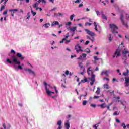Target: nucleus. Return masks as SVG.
I'll return each mask as SVG.
<instances>
[{
  "label": "nucleus",
  "mask_w": 129,
  "mask_h": 129,
  "mask_svg": "<svg viewBox=\"0 0 129 129\" xmlns=\"http://www.w3.org/2000/svg\"><path fill=\"white\" fill-rule=\"evenodd\" d=\"M99 69L98 67H96L95 70H91V67H89L87 69V73L88 75H90V72H91V77L89 78V79L91 80L90 84L91 85H93L94 84V82H95V75H94V71H98Z\"/></svg>",
  "instance_id": "nucleus-1"
},
{
  "label": "nucleus",
  "mask_w": 129,
  "mask_h": 129,
  "mask_svg": "<svg viewBox=\"0 0 129 129\" xmlns=\"http://www.w3.org/2000/svg\"><path fill=\"white\" fill-rule=\"evenodd\" d=\"M11 58L12 59V60H11V59H6V62L8 63V64H13V63H14V64H17V65H19V69H23L22 66H20V64H21V62H20V61H18V58L15 56V55L12 56Z\"/></svg>",
  "instance_id": "nucleus-2"
},
{
  "label": "nucleus",
  "mask_w": 129,
  "mask_h": 129,
  "mask_svg": "<svg viewBox=\"0 0 129 129\" xmlns=\"http://www.w3.org/2000/svg\"><path fill=\"white\" fill-rule=\"evenodd\" d=\"M109 27L111 29V32L115 36V34H118V32L116 30H118V27L114 24H110Z\"/></svg>",
  "instance_id": "nucleus-3"
},
{
  "label": "nucleus",
  "mask_w": 129,
  "mask_h": 129,
  "mask_svg": "<svg viewBox=\"0 0 129 129\" xmlns=\"http://www.w3.org/2000/svg\"><path fill=\"white\" fill-rule=\"evenodd\" d=\"M44 84L45 87V90L46 91V93L48 94V95H51V93H54V92L50 91L49 89H48V86H47V83L45 82H44Z\"/></svg>",
  "instance_id": "nucleus-4"
},
{
  "label": "nucleus",
  "mask_w": 129,
  "mask_h": 129,
  "mask_svg": "<svg viewBox=\"0 0 129 129\" xmlns=\"http://www.w3.org/2000/svg\"><path fill=\"white\" fill-rule=\"evenodd\" d=\"M75 50H76L77 53L79 52H83V50L81 48V46L79 44H77L75 47Z\"/></svg>",
  "instance_id": "nucleus-5"
},
{
  "label": "nucleus",
  "mask_w": 129,
  "mask_h": 129,
  "mask_svg": "<svg viewBox=\"0 0 129 129\" xmlns=\"http://www.w3.org/2000/svg\"><path fill=\"white\" fill-rule=\"evenodd\" d=\"M85 32H86L87 34L89 35V36H91V37H94L95 36V33L92 31H91L89 29H85Z\"/></svg>",
  "instance_id": "nucleus-6"
},
{
  "label": "nucleus",
  "mask_w": 129,
  "mask_h": 129,
  "mask_svg": "<svg viewBox=\"0 0 129 129\" xmlns=\"http://www.w3.org/2000/svg\"><path fill=\"white\" fill-rule=\"evenodd\" d=\"M24 70L25 71H28L29 74H32L34 76H36V74L35 73V72H34V71L32 70L31 69L26 68L24 69Z\"/></svg>",
  "instance_id": "nucleus-7"
},
{
  "label": "nucleus",
  "mask_w": 129,
  "mask_h": 129,
  "mask_svg": "<svg viewBox=\"0 0 129 129\" xmlns=\"http://www.w3.org/2000/svg\"><path fill=\"white\" fill-rule=\"evenodd\" d=\"M24 70L25 71H28L29 74H32L34 76H36V74L35 73V72H34V71L32 70L31 69L26 68L24 69Z\"/></svg>",
  "instance_id": "nucleus-8"
},
{
  "label": "nucleus",
  "mask_w": 129,
  "mask_h": 129,
  "mask_svg": "<svg viewBox=\"0 0 129 129\" xmlns=\"http://www.w3.org/2000/svg\"><path fill=\"white\" fill-rule=\"evenodd\" d=\"M117 56L118 57L119 56H120V51H119V49H117L116 51L115 52V54L114 55H113V58H115V56Z\"/></svg>",
  "instance_id": "nucleus-9"
},
{
  "label": "nucleus",
  "mask_w": 129,
  "mask_h": 129,
  "mask_svg": "<svg viewBox=\"0 0 129 129\" xmlns=\"http://www.w3.org/2000/svg\"><path fill=\"white\" fill-rule=\"evenodd\" d=\"M17 57L18 58H19L20 60H24L25 59V57H24L23 55H22V54L20 53H17Z\"/></svg>",
  "instance_id": "nucleus-10"
},
{
  "label": "nucleus",
  "mask_w": 129,
  "mask_h": 129,
  "mask_svg": "<svg viewBox=\"0 0 129 129\" xmlns=\"http://www.w3.org/2000/svg\"><path fill=\"white\" fill-rule=\"evenodd\" d=\"M57 125H58V127L57 129H61L62 128V121L59 120L57 122Z\"/></svg>",
  "instance_id": "nucleus-11"
},
{
  "label": "nucleus",
  "mask_w": 129,
  "mask_h": 129,
  "mask_svg": "<svg viewBox=\"0 0 129 129\" xmlns=\"http://www.w3.org/2000/svg\"><path fill=\"white\" fill-rule=\"evenodd\" d=\"M120 20L123 24V25H124L125 26H126V24H125L124 22V20H123V14H121L120 15Z\"/></svg>",
  "instance_id": "nucleus-12"
},
{
  "label": "nucleus",
  "mask_w": 129,
  "mask_h": 129,
  "mask_svg": "<svg viewBox=\"0 0 129 129\" xmlns=\"http://www.w3.org/2000/svg\"><path fill=\"white\" fill-rule=\"evenodd\" d=\"M69 121H67V122H66L64 124V126L66 127V129H69L70 128V124L69 123V122H68Z\"/></svg>",
  "instance_id": "nucleus-13"
},
{
  "label": "nucleus",
  "mask_w": 129,
  "mask_h": 129,
  "mask_svg": "<svg viewBox=\"0 0 129 129\" xmlns=\"http://www.w3.org/2000/svg\"><path fill=\"white\" fill-rule=\"evenodd\" d=\"M77 27L76 26L73 27H71L70 28V30L71 32H75V31L76 30Z\"/></svg>",
  "instance_id": "nucleus-14"
},
{
  "label": "nucleus",
  "mask_w": 129,
  "mask_h": 129,
  "mask_svg": "<svg viewBox=\"0 0 129 129\" xmlns=\"http://www.w3.org/2000/svg\"><path fill=\"white\" fill-rule=\"evenodd\" d=\"M96 94L97 95H99V94H100V88L99 87H97V91H96Z\"/></svg>",
  "instance_id": "nucleus-15"
},
{
  "label": "nucleus",
  "mask_w": 129,
  "mask_h": 129,
  "mask_svg": "<svg viewBox=\"0 0 129 129\" xmlns=\"http://www.w3.org/2000/svg\"><path fill=\"white\" fill-rule=\"evenodd\" d=\"M87 39H88V40H91V41L92 43H93V42H94V40H95L94 37H92V38H91L89 36H87Z\"/></svg>",
  "instance_id": "nucleus-16"
},
{
  "label": "nucleus",
  "mask_w": 129,
  "mask_h": 129,
  "mask_svg": "<svg viewBox=\"0 0 129 129\" xmlns=\"http://www.w3.org/2000/svg\"><path fill=\"white\" fill-rule=\"evenodd\" d=\"M114 98H115L116 99H117L115 102H116V103H118V102H119V100L120 99V97L118 96L116 97V96H114Z\"/></svg>",
  "instance_id": "nucleus-17"
},
{
  "label": "nucleus",
  "mask_w": 129,
  "mask_h": 129,
  "mask_svg": "<svg viewBox=\"0 0 129 129\" xmlns=\"http://www.w3.org/2000/svg\"><path fill=\"white\" fill-rule=\"evenodd\" d=\"M119 113H120V112L117 111L113 113V115H114V116L119 115Z\"/></svg>",
  "instance_id": "nucleus-18"
},
{
  "label": "nucleus",
  "mask_w": 129,
  "mask_h": 129,
  "mask_svg": "<svg viewBox=\"0 0 129 129\" xmlns=\"http://www.w3.org/2000/svg\"><path fill=\"white\" fill-rule=\"evenodd\" d=\"M102 18L104 20H107V17H106V16H105V14H104L103 12L102 13Z\"/></svg>",
  "instance_id": "nucleus-19"
},
{
  "label": "nucleus",
  "mask_w": 129,
  "mask_h": 129,
  "mask_svg": "<svg viewBox=\"0 0 129 129\" xmlns=\"http://www.w3.org/2000/svg\"><path fill=\"white\" fill-rule=\"evenodd\" d=\"M94 26L95 27V30L96 32H98V29H97V24H96V22H94Z\"/></svg>",
  "instance_id": "nucleus-20"
},
{
  "label": "nucleus",
  "mask_w": 129,
  "mask_h": 129,
  "mask_svg": "<svg viewBox=\"0 0 129 129\" xmlns=\"http://www.w3.org/2000/svg\"><path fill=\"white\" fill-rule=\"evenodd\" d=\"M83 52H86V53H87V54H89V53H91V51L89 49V48H87L86 49H85L84 50H83Z\"/></svg>",
  "instance_id": "nucleus-21"
},
{
  "label": "nucleus",
  "mask_w": 129,
  "mask_h": 129,
  "mask_svg": "<svg viewBox=\"0 0 129 129\" xmlns=\"http://www.w3.org/2000/svg\"><path fill=\"white\" fill-rule=\"evenodd\" d=\"M54 25H59V22L58 21H54L51 24V26L53 27Z\"/></svg>",
  "instance_id": "nucleus-22"
},
{
  "label": "nucleus",
  "mask_w": 129,
  "mask_h": 129,
  "mask_svg": "<svg viewBox=\"0 0 129 129\" xmlns=\"http://www.w3.org/2000/svg\"><path fill=\"white\" fill-rule=\"evenodd\" d=\"M104 88H105L106 89H109L110 88V87H109V85L108 84H105L104 85Z\"/></svg>",
  "instance_id": "nucleus-23"
},
{
  "label": "nucleus",
  "mask_w": 129,
  "mask_h": 129,
  "mask_svg": "<svg viewBox=\"0 0 129 129\" xmlns=\"http://www.w3.org/2000/svg\"><path fill=\"white\" fill-rule=\"evenodd\" d=\"M107 93H109L110 94H114V91H112L111 90H107Z\"/></svg>",
  "instance_id": "nucleus-24"
},
{
  "label": "nucleus",
  "mask_w": 129,
  "mask_h": 129,
  "mask_svg": "<svg viewBox=\"0 0 129 129\" xmlns=\"http://www.w3.org/2000/svg\"><path fill=\"white\" fill-rule=\"evenodd\" d=\"M108 72H109V70H106L105 72H102V74H105L107 76H108Z\"/></svg>",
  "instance_id": "nucleus-25"
},
{
  "label": "nucleus",
  "mask_w": 129,
  "mask_h": 129,
  "mask_svg": "<svg viewBox=\"0 0 129 129\" xmlns=\"http://www.w3.org/2000/svg\"><path fill=\"white\" fill-rule=\"evenodd\" d=\"M98 106H100L101 108H105V107H106V106H105V104H102L99 105Z\"/></svg>",
  "instance_id": "nucleus-26"
},
{
  "label": "nucleus",
  "mask_w": 129,
  "mask_h": 129,
  "mask_svg": "<svg viewBox=\"0 0 129 129\" xmlns=\"http://www.w3.org/2000/svg\"><path fill=\"white\" fill-rule=\"evenodd\" d=\"M78 64L81 69H82V68H83V66L82 65V62H79L78 63Z\"/></svg>",
  "instance_id": "nucleus-27"
},
{
  "label": "nucleus",
  "mask_w": 129,
  "mask_h": 129,
  "mask_svg": "<svg viewBox=\"0 0 129 129\" xmlns=\"http://www.w3.org/2000/svg\"><path fill=\"white\" fill-rule=\"evenodd\" d=\"M128 69H127L126 72L123 73V75H124V76H127V75L128 74Z\"/></svg>",
  "instance_id": "nucleus-28"
},
{
  "label": "nucleus",
  "mask_w": 129,
  "mask_h": 129,
  "mask_svg": "<svg viewBox=\"0 0 129 129\" xmlns=\"http://www.w3.org/2000/svg\"><path fill=\"white\" fill-rule=\"evenodd\" d=\"M92 25V23H89V22H86L85 23V27H87V26H91Z\"/></svg>",
  "instance_id": "nucleus-29"
},
{
  "label": "nucleus",
  "mask_w": 129,
  "mask_h": 129,
  "mask_svg": "<svg viewBox=\"0 0 129 129\" xmlns=\"http://www.w3.org/2000/svg\"><path fill=\"white\" fill-rule=\"evenodd\" d=\"M113 38L111 37V34H109V42H111L112 41Z\"/></svg>",
  "instance_id": "nucleus-30"
},
{
  "label": "nucleus",
  "mask_w": 129,
  "mask_h": 129,
  "mask_svg": "<svg viewBox=\"0 0 129 129\" xmlns=\"http://www.w3.org/2000/svg\"><path fill=\"white\" fill-rule=\"evenodd\" d=\"M81 82H83V83H84L85 82H87V79L84 78V79H83L81 81Z\"/></svg>",
  "instance_id": "nucleus-31"
},
{
  "label": "nucleus",
  "mask_w": 129,
  "mask_h": 129,
  "mask_svg": "<svg viewBox=\"0 0 129 129\" xmlns=\"http://www.w3.org/2000/svg\"><path fill=\"white\" fill-rule=\"evenodd\" d=\"M44 26L45 27V28H49V27H50V23L44 24Z\"/></svg>",
  "instance_id": "nucleus-32"
},
{
  "label": "nucleus",
  "mask_w": 129,
  "mask_h": 129,
  "mask_svg": "<svg viewBox=\"0 0 129 129\" xmlns=\"http://www.w3.org/2000/svg\"><path fill=\"white\" fill-rule=\"evenodd\" d=\"M31 13L33 15V16H36V15L37 14L36 12H35L33 11V9H31Z\"/></svg>",
  "instance_id": "nucleus-33"
},
{
  "label": "nucleus",
  "mask_w": 129,
  "mask_h": 129,
  "mask_svg": "<svg viewBox=\"0 0 129 129\" xmlns=\"http://www.w3.org/2000/svg\"><path fill=\"white\" fill-rule=\"evenodd\" d=\"M9 12H18V9H10L9 10Z\"/></svg>",
  "instance_id": "nucleus-34"
},
{
  "label": "nucleus",
  "mask_w": 129,
  "mask_h": 129,
  "mask_svg": "<svg viewBox=\"0 0 129 129\" xmlns=\"http://www.w3.org/2000/svg\"><path fill=\"white\" fill-rule=\"evenodd\" d=\"M90 106H91V107H93V108H95L96 107V104H91Z\"/></svg>",
  "instance_id": "nucleus-35"
},
{
  "label": "nucleus",
  "mask_w": 129,
  "mask_h": 129,
  "mask_svg": "<svg viewBox=\"0 0 129 129\" xmlns=\"http://www.w3.org/2000/svg\"><path fill=\"white\" fill-rule=\"evenodd\" d=\"M75 16V15L74 14H72V15L70 16V19L71 21H72V20H73V18H74Z\"/></svg>",
  "instance_id": "nucleus-36"
},
{
  "label": "nucleus",
  "mask_w": 129,
  "mask_h": 129,
  "mask_svg": "<svg viewBox=\"0 0 129 129\" xmlns=\"http://www.w3.org/2000/svg\"><path fill=\"white\" fill-rule=\"evenodd\" d=\"M69 37V33H68L67 34V36L64 38H63V39H64V40L66 41V39H68Z\"/></svg>",
  "instance_id": "nucleus-37"
},
{
  "label": "nucleus",
  "mask_w": 129,
  "mask_h": 129,
  "mask_svg": "<svg viewBox=\"0 0 129 129\" xmlns=\"http://www.w3.org/2000/svg\"><path fill=\"white\" fill-rule=\"evenodd\" d=\"M40 2H42L43 4H46V0H39L38 2L40 3Z\"/></svg>",
  "instance_id": "nucleus-38"
},
{
  "label": "nucleus",
  "mask_w": 129,
  "mask_h": 129,
  "mask_svg": "<svg viewBox=\"0 0 129 129\" xmlns=\"http://www.w3.org/2000/svg\"><path fill=\"white\" fill-rule=\"evenodd\" d=\"M83 105H86L87 104V101H83L82 103Z\"/></svg>",
  "instance_id": "nucleus-39"
},
{
  "label": "nucleus",
  "mask_w": 129,
  "mask_h": 129,
  "mask_svg": "<svg viewBox=\"0 0 129 129\" xmlns=\"http://www.w3.org/2000/svg\"><path fill=\"white\" fill-rule=\"evenodd\" d=\"M94 60H96V61H98V60H100V58H97V56H94Z\"/></svg>",
  "instance_id": "nucleus-40"
},
{
  "label": "nucleus",
  "mask_w": 129,
  "mask_h": 129,
  "mask_svg": "<svg viewBox=\"0 0 129 129\" xmlns=\"http://www.w3.org/2000/svg\"><path fill=\"white\" fill-rule=\"evenodd\" d=\"M30 17H31V15H30V12H28V13H27V19H30Z\"/></svg>",
  "instance_id": "nucleus-41"
},
{
  "label": "nucleus",
  "mask_w": 129,
  "mask_h": 129,
  "mask_svg": "<svg viewBox=\"0 0 129 129\" xmlns=\"http://www.w3.org/2000/svg\"><path fill=\"white\" fill-rule=\"evenodd\" d=\"M99 97H100L99 96H94L93 98H94V99H97L99 98Z\"/></svg>",
  "instance_id": "nucleus-42"
},
{
  "label": "nucleus",
  "mask_w": 129,
  "mask_h": 129,
  "mask_svg": "<svg viewBox=\"0 0 129 129\" xmlns=\"http://www.w3.org/2000/svg\"><path fill=\"white\" fill-rule=\"evenodd\" d=\"M81 2V0H76V1H75V3L79 4V3H80Z\"/></svg>",
  "instance_id": "nucleus-43"
},
{
  "label": "nucleus",
  "mask_w": 129,
  "mask_h": 129,
  "mask_svg": "<svg viewBox=\"0 0 129 129\" xmlns=\"http://www.w3.org/2000/svg\"><path fill=\"white\" fill-rule=\"evenodd\" d=\"M71 41V39H70L69 40H66L65 42V44H68V43H70V42Z\"/></svg>",
  "instance_id": "nucleus-44"
},
{
  "label": "nucleus",
  "mask_w": 129,
  "mask_h": 129,
  "mask_svg": "<svg viewBox=\"0 0 129 129\" xmlns=\"http://www.w3.org/2000/svg\"><path fill=\"white\" fill-rule=\"evenodd\" d=\"M9 0H1V3H3V2L4 1V5L6 4L7 3V2H8Z\"/></svg>",
  "instance_id": "nucleus-45"
},
{
  "label": "nucleus",
  "mask_w": 129,
  "mask_h": 129,
  "mask_svg": "<svg viewBox=\"0 0 129 129\" xmlns=\"http://www.w3.org/2000/svg\"><path fill=\"white\" fill-rule=\"evenodd\" d=\"M4 9H5V6H1V8L0 9V12H2V11H3V10H4Z\"/></svg>",
  "instance_id": "nucleus-46"
},
{
  "label": "nucleus",
  "mask_w": 129,
  "mask_h": 129,
  "mask_svg": "<svg viewBox=\"0 0 129 129\" xmlns=\"http://www.w3.org/2000/svg\"><path fill=\"white\" fill-rule=\"evenodd\" d=\"M81 97H82V96H84V97L87 96V93L86 92V94L85 95H83V94H82L80 95Z\"/></svg>",
  "instance_id": "nucleus-47"
},
{
  "label": "nucleus",
  "mask_w": 129,
  "mask_h": 129,
  "mask_svg": "<svg viewBox=\"0 0 129 129\" xmlns=\"http://www.w3.org/2000/svg\"><path fill=\"white\" fill-rule=\"evenodd\" d=\"M128 53H129V51H123V54H124V55H126V54H128Z\"/></svg>",
  "instance_id": "nucleus-48"
},
{
  "label": "nucleus",
  "mask_w": 129,
  "mask_h": 129,
  "mask_svg": "<svg viewBox=\"0 0 129 129\" xmlns=\"http://www.w3.org/2000/svg\"><path fill=\"white\" fill-rule=\"evenodd\" d=\"M116 122H117L118 123H120V120L119 119L116 118Z\"/></svg>",
  "instance_id": "nucleus-49"
},
{
  "label": "nucleus",
  "mask_w": 129,
  "mask_h": 129,
  "mask_svg": "<svg viewBox=\"0 0 129 129\" xmlns=\"http://www.w3.org/2000/svg\"><path fill=\"white\" fill-rule=\"evenodd\" d=\"M99 126L97 124H95L93 126L94 128L97 129V127Z\"/></svg>",
  "instance_id": "nucleus-50"
},
{
  "label": "nucleus",
  "mask_w": 129,
  "mask_h": 129,
  "mask_svg": "<svg viewBox=\"0 0 129 129\" xmlns=\"http://www.w3.org/2000/svg\"><path fill=\"white\" fill-rule=\"evenodd\" d=\"M82 7H83V4L81 3L80 4H79V8H82Z\"/></svg>",
  "instance_id": "nucleus-51"
},
{
  "label": "nucleus",
  "mask_w": 129,
  "mask_h": 129,
  "mask_svg": "<svg viewBox=\"0 0 129 129\" xmlns=\"http://www.w3.org/2000/svg\"><path fill=\"white\" fill-rule=\"evenodd\" d=\"M64 41H65V39H62V40L60 41V43L62 44L63 43H64Z\"/></svg>",
  "instance_id": "nucleus-52"
},
{
  "label": "nucleus",
  "mask_w": 129,
  "mask_h": 129,
  "mask_svg": "<svg viewBox=\"0 0 129 129\" xmlns=\"http://www.w3.org/2000/svg\"><path fill=\"white\" fill-rule=\"evenodd\" d=\"M71 24H72V23L71 22H69L67 23V24L66 25L67 26H70V25H71Z\"/></svg>",
  "instance_id": "nucleus-53"
},
{
  "label": "nucleus",
  "mask_w": 129,
  "mask_h": 129,
  "mask_svg": "<svg viewBox=\"0 0 129 129\" xmlns=\"http://www.w3.org/2000/svg\"><path fill=\"white\" fill-rule=\"evenodd\" d=\"M95 12H96L97 16H98V15H99V11H98V10H96Z\"/></svg>",
  "instance_id": "nucleus-54"
},
{
  "label": "nucleus",
  "mask_w": 129,
  "mask_h": 129,
  "mask_svg": "<svg viewBox=\"0 0 129 129\" xmlns=\"http://www.w3.org/2000/svg\"><path fill=\"white\" fill-rule=\"evenodd\" d=\"M82 56L84 58H86V54L85 53H83Z\"/></svg>",
  "instance_id": "nucleus-55"
},
{
  "label": "nucleus",
  "mask_w": 129,
  "mask_h": 129,
  "mask_svg": "<svg viewBox=\"0 0 129 129\" xmlns=\"http://www.w3.org/2000/svg\"><path fill=\"white\" fill-rule=\"evenodd\" d=\"M65 74H66V75H68V74H69V71H66L65 72Z\"/></svg>",
  "instance_id": "nucleus-56"
},
{
  "label": "nucleus",
  "mask_w": 129,
  "mask_h": 129,
  "mask_svg": "<svg viewBox=\"0 0 129 129\" xmlns=\"http://www.w3.org/2000/svg\"><path fill=\"white\" fill-rule=\"evenodd\" d=\"M3 126L4 129H7V127L6 126V124H5V123L3 124Z\"/></svg>",
  "instance_id": "nucleus-57"
},
{
  "label": "nucleus",
  "mask_w": 129,
  "mask_h": 129,
  "mask_svg": "<svg viewBox=\"0 0 129 129\" xmlns=\"http://www.w3.org/2000/svg\"><path fill=\"white\" fill-rule=\"evenodd\" d=\"M89 43H90V42L89 41H87L86 42V43H85V45H88Z\"/></svg>",
  "instance_id": "nucleus-58"
},
{
  "label": "nucleus",
  "mask_w": 129,
  "mask_h": 129,
  "mask_svg": "<svg viewBox=\"0 0 129 129\" xmlns=\"http://www.w3.org/2000/svg\"><path fill=\"white\" fill-rule=\"evenodd\" d=\"M7 14H8L7 11H5L3 12V15H7Z\"/></svg>",
  "instance_id": "nucleus-59"
},
{
  "label": "nucleus",
  "mask_w": 129,
  "mask_h": 129,
  "mask_svg": "<svg viewBox=\"0 0 129 129\" xmlns=\"http://www.w3.org/2000/svg\"><path fill=\"white\" fill-rule=\"evenodd\" d=\"M125 39H126L127 40H129V36L128 35H126L125 36Z\"/></svg>",
  "instance_id": "nucleus-60"
},
{
  "label": "nucleus",
  "mask_w": 129,
  "mask_h": 129,
  "mask_svg": "<svg viewBox=\"0 0 129 129\" xmlns=\"http://www.w3.org/2000/svg\"><path fill=\"white\" fill-rule=\"evenodd\" d=\"M11 53H13V54H16V51H15V50L12 49L11 50Z\"/></svg>",
  "instance_id": "nucleus-61"
},
{
  "label": "nucleus",
  "mask_w": 129,
  "mask_h": 129,
  "mask_svg": "<svg viewBox=\"0 0 129 129\" xmlns=\"http://www.w3.org/2000/svg\"><path fill=\"white\" fill-rule=\"evenodd\" d=\"M33 8H37V3H35L33 6Z\"/></svg>",
  "instance_id": "nucleus-62"
},
{
  "label": "nucleus",
  "mask_w": 129,
  "mask_h": 129,
  "mask_svg": "<svg viewBox=\"0 0 129 129\" xmlns=\"http://www.w3.org/2000/svg\"><path fill=\"white\" fill-rule=\"evenodd\" d=\"M48 1L50 3H52V4H54V2L55 0H48Z\"/></svg>",
  "instance_id": "nucleus-63"
},
{
  "label": "nucleus",
  "mask_w": 129,
  "mask_h": 129,
  "mask_svg": "<svg viewBox=\"0 0 129 129\" xmlns=\"http://www.w3.org/2000/svg\"><path fill=\"white\" fill-rule=\"evenodd\" d=\"M58 16H62L63 17V14L62 13H58Z\"/></svg>",
  "instance_id": "nucleus-64"
}]
</instances>
